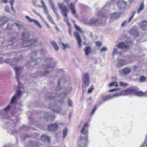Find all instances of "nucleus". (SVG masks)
<instances>
[{
    "label": "nucleus",
    "mask_w": 147,
    "mask_h": 147,
    "mask_svg": "<svg viewBox=\"0 0 147 147\" xmlns=\"http://www.w3.org/2000/svg\"><path fill=\"white\" fill-rule=\"evenodd\" d=\"M144 5L143 2H142L139 8L138 9H143L144 8Z\"/></svg>",
    "instance_id": "13d9d810"
},
{
    "label": "nucleus",
    "mask_w": 147,
    "mask_h": 147,
    "mask_svg": "<svg viewBox=\"0 0 147 147\" xmlns=\"http://www.w3.org/2000/svg\"><path fill=\"white\" fill-rule=\"evenodd\" d=\"M72 101L69 99H68V105L70 107H72Z\"/></svg>",
    "instance_id": "6e6d98bb"
},
{
    "label": "nucleus",
    "mask_w": 147,
    "mask_h": 147,
    "mask_svg": "<svg viewBox=\"0 0 147 147\" xmlns=\"http://www.w3.org/2000/svg\"><path fill=\"white\" fill-rule=\"evenodd\" d=\"M49 21L52 24H53L54 25H55V23L54 22L52 19V18L50 20H49Z\"/></svg>",
    "instance_id": "69168bd1"
},
{
    "label": "nucleus",
    "mask_w": 147,
    "mask_h": 147,
    "mask_svg": "<svg viewBox=\"0 0 147 147\" xmlns=\"http://www.w3.org/2000/svg\"><path fill=\"white\" fill-rule=\"evenodd\" d=\"M67 95V93L65 92H62L60 95H58V96L59 98L60 99L59 101L61 104L64 102V99Z\"/></svg>",
    "instance_id": "4468645a"
},
{
    "label": "nucleus",
    "mask_w": 147,
    "mask_h": 147,
    "mask_svg": "<svg viewBox=\"0 0 147 147\" xmlns=\"http://www.w3.org/2000/svg\"><path fill=\"white\" fill-rule=\"evenodd\" d=\"M8 21V18L6 17L2 18L0 21V26L4 24Z\"/></svg>",
    "instance_id": "c85d7f7f"
},
{
    "label": "nucleus",
    "mask_w": 147,
    "mask_h": 147,
    "mask_svg": "<svg viewBox=\"0 0 147 147\" xmlns=\"http://www.w3.org/2000/svg\"><path fill=\"white\" fill-rule=\"evenodd\" d=\"M117 90V89H110V90H109V92H111L113 91H115V90Z\"/></svg>",
    "instance_id": "774afa93"
},
{
    "label": "nucleus",
    "mask_w": 147,
    "mask_h": 147,
    "mask_svg": "<svg viewBox=\"0 0 147 147\" xmlns=\"http://www.w3.org/2000/svg\"><path fill=\"white\" fill-rule=\"evenodd\" d=\"M15 0H10V3L11 5V9H13V5L14 3Z\"/></svg>",
    "instance_id": "603ef678"
},
{
    "label": "nucleus",
    "mask_w": 147,
    "mask_h": 147,
    "mask_svg": "<svg viewBox=\"0 0 147 147\" xmlns=\"http://www.w3.org/2000/svg\"><path fill=\"white\" fill-rule=\"evenodd\" d=\"M64 20L65 22H67V23L69 25V21L68 20V19L67 18V17H65V18L64 19Z\"/></svg>",
    "instance_id": "e2e57ef3"
},
{
    "label": "nucleus",
    "mask_w": 147,
    "mask_h": 147,
    "mask_svg": "<svg viewBox=\"0 0 147 147\" xmlns=\"http://www.w3.org/2000/svg\"><path fill=\"white\" fill-rule=\"evenodd\" d=\"M12 60H13L12 59H6V60H5L4 61L6 63H10V64H13V63H11V62H12Z\"/></svg>",
    "instance_id": "8fccbe9b"
},
{
    "label": "nucleus",
    "mask_w": 147,
    "mask_h": 147,
    "mask_svg": "<svg viewBox=\"0 0 147 147\" xmlns=\"http://www.w3.org/2000/svg\"><path fill=\"white\" fill-rule=\"evenodd\" d=\"M61 12L65 17H67V14L69 12L68 10H61Z\"/></svg>",
    "instance_id": "2f4dec72"
},
{
    "label": "nucleus",
    "mask_w": 147,
    "mask_h": 147,
    "mask_svg": "<svg viewBox=\"0 0 147 147\" xmlns=\"http://www.w3.org/2000/svg\"><path fill=\"white\" fill-rule=\"evenodd\" d=\"M120 15V13H113L111 14V17L112 19H116L119 17Z\"/></svg>",
    "instance_id": "a878e982"
},
{
    "label": "nucleus",
    "mask_w": 147,
    "mask_h": 147,
    "mask_svg": "<svg viewBox=\"0 0 147 147\" xmlns=\"http://www.w3.org/2000/svg\"><path fill=\"white\" fill-rule=\"evenodd\" d=\"M146 78L143 76L141 77L139 79V81L140 82H144L146 80Z\"/></svg>",
    "instance_id": "a19ab883"
},
{
    "label": "nucleus",
    "mask_w": 147,
    "mask_h": 147,
    "mask_svg": "<svg viewBox=\"0 0 147 147\" xmlns=\"http://www.w3.org/2000/svg\"><path fill=\"white\" fill-rule=\"evenodd\" d=\"M87 139L86 138L80 136L77 142L78 147H86V146Z\"/></svg>",
    "instance_id": "0eeeda50"
},
{
    "label": "nucleus",
    "mask_w": 147,
    "mask_h": 147,
    "mask_svg": "<svg viewBox=\"0 0 147 147\" xmlns=\"http://www.w3.org/2000/svg\"><path fill=\"white\" fill-rule=\"evenodd\" d=\"M41 45V42L37 38L34 37L28 39L26 41H24V44H22V46L24 47H27L33 45L40 46Z\"/></svg>",
    "instance_id": "20e7f679"
},
{
    "label": "nucleus",
    "mask_w": 147,
    "mask_h": 147,
    "mask_svg": "<svg viewBox=\"0 0 147 147\" xmlns=\"http://www.w3.org/2000/svg\"><path fill=\"white\" fill-rule=\"evenodd\" d=\"M107 49L105 47H103L100 50L101 52L106 51L107 50Z\"/></svg>",
    "instance_id": "864d4df0"
},
{
    "label": "nucleus",
    "mask_w": 147,
    "mask_h": 147,
    "mask_svg": "<svg viewBox=\"0 0 147 147\" xmlns=\"http://www.w3.org/2000/svg\"><path fill=\"white\" fill-rule=\"evenodd\" d=\"M69 32V35L71 36H72V35L71 34V29L69 28L68 30Z\"/></svg>",
    "instance_id": "338daca9"
},
{
    "label": "nucleus",
    "mask_w": 147,
    "mask_h": 147,
    "mask_svg": "<svg viewBox=\"0 0 147 147\" xmlns=\"http://www.w3.org/2000/svg\"><path fill=\"white\" fill-rule=\"evenodd\" d=\"M121 95V94L120 93H115L114 94H111L112 96V98H113L115 97H118Z\"/></svg>",
    "instance_id": "ea45409f"
},
{
    "label": "nucleus",
    "mask_w": 147,
    "mask_h": 147,
    "mask_svg": "<svg viewBox=\"0 0 147 147\" xmlns=\"http://www.w3.org/2000/svg\"><path fill=\"white\" fill-rule=\"evenodd\" d=\"M32 3L36 7H39L40 8L42 7V6H40L37 4L38 0H33Z\"/></svg>",
    "instance_id": "f704fd0d"
},
{
    "label": "nucleus",
    "mask_w": 147,
    "mask_h": 147,
    "mask_svg": "<svg viewBox=\"0 0 147 147\" xmlns=\"http://www.w3.org/2000/svg\"><path fill=\"white\" fill-rule=\"evenodd\" d=\"M49 107L52 110H53V111H54L55 112H59V110L57 109H55L53 108H52V107L49 106Z\"/></svg>",
    "instance_id": "680f3d73"
},
{
    "label": "nucleus",
    "mask_w": 147,
    "mask_h": 147,
    "mask_svg": "<svg viewBox=\"0 0 147 147\" xmlns=\"http://www.w3.org/2000/svg\"><path fill=\"white\" fill-rule=\"evenodd\" d=\"M54 61L52 58H47L45 59V63L42 65V68L44 71L41 73V74L44 76L48 75L49 72L48 70L51 68L54 67Z\"/></svg>",
    "instance_id": "f03ea898"
},
{
    "label": "nucleus",
    "mask_w": 147,
    "mask_h": 147,
    "mask_svg": "<svg viewBox=\"0 0 147 147\" xmlns=\"http://www.w3.org/2000/svg\"><path fill=\"white\" fill-rule=\"evenodd\" d=\"M131 69L129 67H126L122 70V71L125 75H128L131 72Z\"/></svg>",
    "instance_id": "412c9836"
},
{
    "label": "nucleus",
    "mask_w": 147,
    "mask_h": 147,
    "mask_svg": "<svg viewBox=\"0 0 147 147\" xmlns=\"http://www.w3.org/2000/svg\"><path fill=\"white\" fill-rule=\"evenodd\" d=\"M14 69L16 72V78L19 84H20V83L18 81L19 75L21 73L22 70V68L20 67H16L14 68Z\"/></svg>",
    "instance_id": "ddd939ff"
},
{
    "label": "nucleus",
    "mask_w": 147,
    "mask_h": 147,
    "mask_svg": "<svg viewBox=\"0 0 147 147\" xmlns=\"http://www.w3.org/2000/svg\"><path fill=\"white\" fill-rule=\"evenodd\" d=\"M69 8L70 9H74V5L72 3H71L69 6Z\"/></svg>",
    "instance_id": "5fc2aeb1"
},
{
    "label": "nucleus",
    "mask_w": 147,
    "mask_h": 147,
    "mask_svg": "<svg viewBox=\"0 0 147 147\" xmlns=\"http://www.w3.org/2000/svg\"><path fill=\"white\" fill-rule=\"evenodd\" d=\"M99 106V105H96L94 106V108L91 113V114H93L94 113V112H95L96 110L97 109L98 107Z\"/></svg>",
    "instance_id": "79ce46f5"
},
{
    "label": "nucleus",
    "mask_w": 147,
    "mask_h": 147,
    "mask_svg": "<svg viewBox=\"0 0 147 147\" xmlns=\"http://www.w3.org/2000/svg\"><path fill=\"white\" fill-rule=\"evenodd\" d=\"M122 93L125 95L134 94L140 97L147 96V91L144 93L142 91H138L132 87L129 88L126 90H123L122 91Z\"/></svg>",
    "instance_id": "7ed1b4c3"
},
{
    "label": "nucleus",
    "mask_w": 147,
    "mask_h": 147,
    "mask_svg": "<svg viewBox=\"0 0 147 147\" xmlns=\"http://www.w3.org/2000/svg\"><path fill=\"white\" fill-rule=\"evenodd\" d=\"M113 86H117V83L115 82H111L110 84L109 85V86L111 87Z\"/></svg>",
    "instance_id": "58836bf2"
},
{
    "label": "nucleus",
    "mask_w": 147,
    "mask_h": 147,
    "mask_svg": "<svg viewBox=\"0 0 147 147\" xmlns=\"http://www.w3.org/2000/svg\"><path fill=\"white\" fill-rule=\"evenodd\" d=\"M37 54V52L36 51H32L31 54L30 55V58L32 61L31 62V64L34 63L35 64L36 62L33 61L35 59V58L34 57H36Z\"/></svg>",
    "instance_id": "a211bd4d"
},
{
    "label": "nucleus",
    "mask_w": 147,
    "mask_h": 147,
    "mask_svg": "<svg viewBox=\"0 0 147 147\" xmlns=\"http://www.w3.org/2000/svg\"><path fill=\"white\" fill-rule=\"evenodd\" d=\"M117 48H114L113 49V55H114L116 53H117Z\"/></svg>",
    "instance_id": "bf43d9fd"
},
{
    "label": "nucleus",
    "mask_w": 147,
    "mask_h": 147,
    "mask_svg": "<svg viewBox=\"0 0 147 147\" xmlns=\"http://www.w3.org/2000/svg\"><path fill=\"white\" fill-rule=\"evenodd\" d=\"M49 1L51 8L52 9H55L54 4L52 0H49Z\"/></svg>",
    "instance_id": "c9c22d12"
},
{
    "label": "nucleus",
    "mask_w": 147,
    "mask_h": 147,
    "mask_svg": "<svg viewBox=\"0 0 147 147\" xmlns=\"http://www.w3.org/2000/svg\"><path fill=\"white\" fill-rule=\"evenodd\" d=\"M22 57L20 54L19 53H17L16 54V56L14 58V60L16 61H19L22 59Z\"/></svg>",
    "instance_id": "c756f323"
},
{
    "label": "nucleus",
    "mask_w": 147,
    "mask_h": 147,
    "mask_svg": "<svg viewBox=\"0 0 147 147\" xmlns=\"http://www.w3.org/2000/svg\"><path fill=\"white\" fill-rule=\"evenodd\" d=\"M139 25L143 30H145L147 27V21H143Z\"/></svg>",
    "instance_id": "5701e85b"
},
{
    "label": "nucleus",
    "mask_w": 147,
    "mask_h": 147,
    "mask_svg": "<svg viewBox=\"0 0 147 147\" xmlns=\"http://www.w3.org/2000/svg\"><path fill=\"white\" fill-rule=\"evenodd\" d=\"M95 44L96 46L98 47H100L102 45V43L100 41L96 42Z\"/></svg>",
    "instance_id": "de8ad7c7"
},
{
    "label": "nucleus",
    "mask_w": 147,
    "mask_h": 147,
    "mask_svg": "<svg viewBox=\"0 0 147 147\" xmlns=\"http://www.w3.org/2000/svg\"><path fill=\"white\" fill-rule=\"evenodd\" d=\"M126 22H127L126 21H124L121 24V26L122 27H123V26H125L126 24Z\"/></svg>",
    "instance_id": "0e129e2a"
},
{
    "label": "nucleus",
    "mask_w": 147,
    "mask_h": 147,
    "mask_svg": "<svg viewBox=\"0 0 147 147\" xmlns=\"http://www.w3.org/2000/svg\"><path fill=\"white\" fill-rule=\"evenodd\" d=\"M136 12H134L133 13L132 15L129 18V20H128V22H130L131 20L134 17V15L135 14Z\"/></svg>",
    "instance_id": "a18cd8bd"
},
{
    "label": "nucleus",
    "mask_w": 147,
    "mask_h": 147,
    "mask_svg": "<svg viewBox=\"0 0 147 147\" xmlns=\"http://www.w3.org/2000/svg\"><path fill=\"white\" fill-rule=\"evenodd\" d=\"M102 98L104 101H107L109 100L112 99L111 94L108 95L107 96H104Z\"/></svg>",
    "instance_id": "7c9ffc66"
},
{
    "label": "nucleus",
    "mask_w": 147,
    "mask_h": 147,
    "mask_svg": "<svg viewBox=\"0 0 147 147\" xmlns=\"http://www.w3.org/2000/svg\"><path fill=\"white\" fill-rule=\"evenodd\" d=\"M120 84L121 86L124 87H126L128 86L127 84L121 82H120Z\"/></svg>",
    "instance_id": "09e8293b"
},
{
    "label": "nucleus",
    "mask_w": 147,
    "mask_h": 147,
    "mask_svg": "<svg viewBox=\"0 0 147 147\" xmlns=\"http://www.w3.org/2000/svg\"><path fill=\"white\" fill-rule=\"evenodd\" d=\"M59 44L60 45H62L63 46V49L64 50H65L66 48L69 47L68 44H65L64 43L62 42H60Z\"/></svg>",
    "instance_id": "e433bc0d"
},
{
    "label": "nucleus",
    "mask_w": 147,
    "mask_h": 147,
    "mask_svg": "<svg viewBox=\"0 0 147 147\" xmlns=\"http://www.w3.org/2000/svg\"><path fill=\"white\" fill-rule=\"evenodd\" d=\"M51 44H52L54 49L56 51L58 50L59 48L57 44L54 41L52 42Z\"/></svg>",
    "instance_id": "473e14b6"
},
{
    "label": "nucleus",
    "mask_w": 147,
    "mask_h": 147,
    "mask_svg": "<svg viewBox=\"0 0 147 147\" xmlns=\"http://www.w3.org/2000/svg\"><path fill=\"white\" fill-rule=\"evenodd\" d=\"M22 44H24V41H26L28 40L26 38H29L30 36V34L28 31L26 30L22 32Z\"/></svg>",
    "instance_id": "6e6552de"
},
{
    "label": "nucleus",
    "mask_w": 147,
    "mask_h": 147,
    "mask_svg": "<svg viewBox=\"0 0 147 147\" xmlns=\"http://www.w3.org/2000/svg\"><path fill=\"white\" fill-rule=\"evenodd\" d=\"M47 99L49 100H52L54 99L55 98V97L54 96H52L51 95H49L47 96Z\"/></svg>",
    "instance_id": "3c124183"
},
{
    "label": "nucleus",
    "mask_w": 147,
    "mask_h": 147,
    "mask_svg": "<svg viewBox=\"0 0 147 147\" xmlns=\"http://www.w3.org/2000/svg\"><path fill=\"white\" fill-rule=\"evenodd\" d=\"M55 117L54 115H50L48 112L45 113L44 116V118L47 121H53Z\"/></svg>",
    "instance_id": "1a4fd4ad"
},
{
    "label": "nucleus",
    "mask_w": 147,
    "mask_h": 147,
    "mask_svg": "<svg viewBox=\"0 0 147 147\" xmlns=\"http://www.w3.org/2000/svg\"><path fill=\"white\" fill-rule=\"evenodd\" d=\"M85 55L88 56L90 53L91 52V48L89 46H87L86 47L84 50Z\"/></svg>",
    "instance_id": "4be33fe9"
},
{
    "label": "nucleus",
    "mask_w": 147,
    "mask_h": 147,
    "mask_svg": "<svg viewBox=\"0 0 147 147\" xmlns=\"http://www.w3.org/2000/svg\"><path fill=\"white\" fill-rule=\"evenodd\" d=\"M41 3H42V7L44 9H46V7L45 5V4L44 3V1L43 0H40Z\"/></svg>",
    "instance_id": "49530a36"
},
{
    "label": "nucleus",
    "mask_w": 147,
    "mask_h": 147,
    "mask_svg": "<svg viewBox=\"0 0 147 147\" xmlns=\"http://www.w3.org/2000/svg\"><path fill=\"white\" fill-rule=\"evenodd\" d=\"M26 18L30 22H33L38 27H39L40 28H42V26L40 24L38 21L37 20H35L33 19H32L30 18L29 16H26Z\"/></svg>",
    "instance_id": "6ab92c4d"
},
{
    "label": "nucleus",
    "mask_w": 147,
    "mask_h": 147,
    "mask_svg": "<svg viewBox=\"0 0 147 147\" xmlns=\"http://www.w3.org/2000/svg\"><path fill=\"white\" fill-rule=\"evenodd\" d=\"M33 11L34 12H35L36 14L38 15L40 17V18L44 22H45V20H44V19L41 16V15H40V14H38L37 13H36L35 11L34 10H33Z\"/></svg>",
    "instance_id": "4d7b16f0"
},
{
    "label": "nucleus",
    "mask_w": 147,
    "mask_h": 147,
    "mask_svg": "<svg viewBox=\"0 0 147 147\" xmlns=\"http://www.w3.org/2000/svg\"><path fill=\"white\" fill-rule=\"evenodd\" d=\"M68 129L67 128H65L63 130V137L64 138L67 136Z\"/></svg>",
    "instance_id": "4c0bfd02"
},
{
    "label": "nucleus",
    "mask_w": 147,
    "mask_h": 147,
    "mask_svg": "<svg viewBox=\"0 0 147 147\" xmlns=\"http://www.w3.org/2000/svg\"><path fill=\"white\" fill-rule=\"evenodd\" d=\"M16 38L15 37H12L7 42V45H11L16 41Z\"/></svg>",
    "instance_id": "cd10ccee"
},
{
    "label": "nucleus",
    "mask_w": 147,
    "mask_h": 147,
    "mask_svg": "<svg viewBox=\"0 0 147 147\" xmlns=\"http://www.w3.org/2000/svg\"><path fill=\"white\" fill-rule=\"evenodd\" d=\"M94 89V86L93 85H92L89 88L88 90V93H90L92 92V91Z\"/></svg>",
    "instance_id": "37998d69"
},
{
    "label": "nucleus",
    "mask_w": 147,
    "mask_h": 147,
    "mask_svg": "<svg viewBox=\"0 0 147 147\" xmlns=\"http://www.w3.org/2000/svg\"><path fill=\"white\" fill-rule=\"evenodd\" d=\"M82 88L83 92L86 90V88L88 87L90 83L89 75L88 73L83 74L82 75Z\"/></svg>",
    "instance_id": "423d86ee"
},
{
    "label": "nucleus",
    "mask_w": 147,
    "mask_h": 147,
    "mask_svg": "<svg viewBox=\"0 0 147 147\" xmlns=\"http://www.w3.org/2000/svg\"><path fill=\"white\" fill-rule=\"evenodd\" d=\"M48 129L50 131H53L57 130L58 128L57 124L54 123L49 125L48 126Z\"/></svg>",
    "instance_id": "2eb2a0df"
},
{
    "label": "nucleus",
    "mask_w": 147,
    "mask_h": 147,
    "mask_svg": "<svg viewBox=\"0 0 147 147\" xmlns=\"http://www.w3.org/2000/svg\"><path fill=\"white\" fill-rule=\"evenodd\" d=\"M63 80L62 79H59L58 80L57 82V86L56 88L57 91H59L62 89L61 85L63 82Z\"/></svg>",
    "instance_id": "bb28decb"
},
{
    "label": "nucleus",
    "mask_w": 147,
    "mask_h": 147,
    "mask_svg": "<svg viewBox=\"0 0 147 147\" xmlns=\"http://www.w3.org/2000/svg\"><path fill=\"white\" fill-rule=\"evenodd\" d=\"M97 19H91L89 22L91 25L98 26L99 24L103 25L106 23L107 19L106 14L101 11H99L97 14Z\"/></svg>",
    "instance_id": "f257e3e1"
},
{
    "label": "nucleus",
    "mask_w": 147,
    "mask_h": 147,
    "mask_svg": "<svg viewBox=\"0 0 147 147\" xmlns=\"http://www.w3.org/2000/svg\"><path fill=\"white\" fill-rule=\"evenodd\" d=\"M141 147H147V135L146 136V138L145 142L143 143Z\"/></svg>",
    "instance_id": "c03bdc74"
},
{
    "label": "nucleus",
    "mask_w": 147,
    "mask_h": 147,
    "mask_svg": "<svg viewBox=\"0 0 147 147\" xmlns=\"http://www.w3.org/2000/svg\"><path fill=\"white\" fill-rule=\"evenodd\" d=\"M88 124L86 123L84 124L83 127L82 128L80 131V133L81 134L86 135L88 134Z\"/></svg>",
    "instance_id": "f8f14e48"
},
{
    "label": "nucleus",
    "mask_w": 147,
    "mask_h": 147,
    "mask_svg": "<svg viewBox=\"0 0 147 147\" xmlns=\"http://www.w3.org/2000/svg\"><path fill=\"white\" fill-rule=\"evenodd\" d=\"M130 34L135 37H137L138 36V32L135 29H132L130 32Z\"/></svg>",
    "instance_id": "393cba45"
},
{
    "label": "nucleus",
    "mask_w": 147,
    "mask_h": 147,
    "mask_svg": "<svg viewBox=\"0 0 147 147\" xmlns=\"http://www.w3.org/2000/svg\"><path fill=\"white\" fill-rule=\"evenodd\" d=\"M41 140L44 142H47L48 143L50 142V138L45 135H42L41 137Z\"/></svg>",
    "instance_id": "b1692460"
},
{
    "label": "nucleus",
    "mask_w": 147,
    "mask_h": 147,
    "mask_svg": "<svg viewBox=\"0 0 147 147\" xmlns=\"http://www.w3.org/2000/svg\"><path fill=\"white\" fill-rule=\"evenodd\" d=\"M127 46V44L123 42H121L117 45V47L119 49L126 48Z\"/></svg>",
    "instance_id": "aec40b11"
},
{
    "label": "nucleus",
    "mask_w": 147,
    "mask_h": 147,
    "mask_svg": "<svg viewBox=\"0 0 147 147\" xmlns=\"http://www.w3.org/2000/svg\"><path fill=\"white\" fill-rule=\"evenodd\" d=\"M117 5L119 8L125 9L127 8V3L126 1L124 0H121L117 3Z\"/></svg>",
    "instance_id": "9d476101"
},
{
    "label": "nucleus",
    "mask_w": 147,
    "mask_h": 147,
    "mask_svg": "<svg viewBox=\"0 0 147 147\" xmlns=\"http://www.w3.org/2000/svg\"><path fill=\"white\" fill-rule=\"evenodd\" d=\"M10 106L9 105L4 110L0 111V117L2 116L3 115L7 114V112L10 110Z\"/></svg>",
    "instance_id": "dca6fc26"
},
{
    "label": "nucleus",
    "mask_w": 147,
    "mask_h": 147,
    "mask_svg": "<svg viewBox=\"0 0 147 147\" xmlns=\"http://www.w3.org/2000/svg\"><path fill=\"white\" fill-rule=\"evenodd\" d=\"M21 93V91L20 90H19L18 91H16L15 94L11 100V103L13 104L15 102L16 99L20 96Z\"/></svg>",
    "instance_id": "9b49d317"
},
{
    "label": "nucleus",
    "mask_w": 147,
    "mask_h": 147,
    "mask_svg": "<svg viewBox=\"0 0 147 147\" xmlns=\"http://www.w3.org/2000/svg\"><path fill=\"white\" fill-rule=\"evenodd\" d=\"M72 22L74 23L75 27L76 29L79 32H78V31H76L74 32V35L77 39L78 42V45L79 47H80L81 46V42L82 40L80 38L79 35V33H81L82 34L83 33V31L81 29L78 27L77 25L76 24L75 21L74 20H72Z\"/></svg>",
    "instance_id": "39448f33"
},
{
    "label": "nucleus",
    "mask_w": 147,
    "mask_h": 147,
    "mask_svg": "<svg viewBox=\"0 0 147 147\" xmlns=\"http://www.w3.org/2000/svg\"><path fill=\"white\" fill-rule=\"evenodd\" d=\"M29 142L30 144H32L35 146L37 145V143L35 142L31 141H30Z\"/></svg>",
    "instance_id": "052dcab7"
},
{
    "label": "nucleus",
    "mask_w": 147,
    "mask_h": 147,
    "mask_svg": "<svg viewBox=\"0 0 147 147\" xmlns=\"http://www.w3.org/2000/svg\"><path fill=\"white\" fill-rule=\"evenodd\" d=\"M58 4L61 9H67L63 3H59Z\"/></svg>",
    "instance_id": "72a5a7b5"
},
{
    "label": "nucleus",
    "mask_w": 147,
    "mask_h": 147,
    "mask_svg": "<svg viewBox=\"0 0 147 147\" xmlns=\"http://www.w3.org/2000/svg\"><path fill=\"white\" fill-rule=\"evenodd\" d=\"M128 62L126 60H123L122 59H119L118 60V63L117 64V66L118 67H119L124 65L127 64Z\"/></svg>",
    "instance_id": "f3484780"
}]
</instances>
